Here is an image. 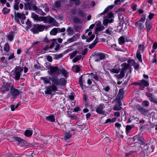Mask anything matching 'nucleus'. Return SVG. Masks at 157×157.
<instances>
[{
    "instance_id": "20",
    "label": "nucleus",
    "mask_w": 157,
    "mask_h": 157,
    "mask_svg": "<svg viewBox=\"0 0 157 157\" xmlns=\"http://www.w3.org/2000/svg\"><path fill=\"white\" fill-rule=\"evenodd\" d=\"M144 22H140L136 21L135 23V25L138 27V29L141 30L143 29L144 27Z\"/></svg>"
},
{
    "instance_id": "35",
    "label": "nucleus",
    "mask_w": 157,
    "mask_h": 157,
    "mask_svg": "<svg viewBox=\"0 0 157 157\" xmlns=\"http://www.w3.org/2000/svg\"><path fill=\"white\" fill-rule=\"evenodd\" d=\"M49 18V16L41 17V19L40 20V21H43L44 23H48V20Z\"/></svg>"
},
{
    "instance_id": "9",
    "label": "nucleus",
    "mask_w": 157,
    "mask_h": 157,
    "mask_svg": "<svg viewBox=\"0 0 157 157\" xmlns=\"http://www.w3.org/2000/svg\"><path fill=\"white\" fill-rule=\"evenodd\" d=\"M118 16L121 22H123V23H124L126 25L129 23L128 19L124 14L119 13L118 14Z\"/></svg>"
},
{
    "instance_id": "61",
    "label": "nucleus",
    "mask_w": 157,
    "mask_h": 157,
    "mask_svg": "<svg viewBox=\"0 0 157 157\" xmlns=\"http://www.w3.org/2000/svg\"><path fill=\"white\" fill-rule=\"evenodd\" d=\"M91 77L93 78L95 80L97 81H98L99 79L98 77V75L96 74H94V75H93V76H92Z\"/></svg>"
},
{
    "instance_id": "33",
    "label": "nucleus",
    "mask_w": 157,
    "mask_h": 157,
    "mask_svg": "<svg viewBox=\"0 0 157 157\" xmlns=\"http://www.w3.org/2000/svg\"><path fill=\"white\" fill-rule=\"evenodd\" d=\"M8 40L10 41H12L13 38L14 34L12 33H10L7 36Z\"/></svg>"
},
{
    "instance_id": "3",
    "label": "nucleus",
    "mask_w": 157,
    "mask_h": 157,
    "mask_svg": "<svg viewBox=\"0 0 157 157\" xmlns=\"http://www.w3.org/2000/svg\"><path fill=\"white\" fill-rule=\"evenodd\" d=\"M13 86V85L11 82H4L3 85L0 88V91L3 93L8 92Z\"/></svg>"
},
{
    "instance_id": "11",
    "label": "nucleus",
    "mask_w": 157,
    "mask_h": 157,
    "mask_svg": "<svg viewBox=\"0 0 157 157\" xmlns=\"http://www.w3.org/2000/svg\"><path fill=\"white\" fill-rule=\"evenodd\" d=\"M140 148H142V152H143L144 155V153L146 152L147 153H150L153 151V150L152 149L151 146H149L147 145H146L144 146L143 148H143L140 146L138 148V151H140Z\"/></svg>"
},
{
    "instance_id": "23",
    "label": "nucleus",
    "mask_w": 157,
    "mask_h": 157,
    "mask_svg": "<svg viewBox=\"0 0 157 157\" xmlns=\"http://www.w3.org/2000/svg\"><path fill=\"white\" fill-rule=\"evenodd\" d=\"M67 115L68 117L72 120L76 119L77 117L75 115V114H72L71 112L68 111L67 112Z\"/></svg>"
},
{
    "instance_id": "15",
    "label": "nucleus",
    "mask_w": 157,
    "mask_h": 157,
    "mask_svg": "<svg viewBox=\"0 0 157 157\" xmlns=\"http://www.w3.org/2000/svg\"><path fill=\"white\" fill-rule=\"evenodd\" d=\"M15 141L19 143V145L21 147L25 146L27 143L25 140L18 136H15Z\"/></svg>"
},
{
    "instance_id": "42",
    "label": "nucleus",
    "mask_w": 157,
    "mask_h": 157,
    "mask_svg": "<svg viewBox=\"0 0 157 157\" xmlns=\"http://www.w3.org/2000/svg\"><path fill=\"white\" fill-rule=\"evenodd\" d=\"M72 69L74 72L77 73L79 71L80 68L78 66L76 65L72 67Z\"/></svg>"
},
{
    "instance_id": "39",
    "label": "nucleus",
    "mask_w": 157,
    "mask_h": 157,
    "mask_svg": "<svg viewBox=\"0 0 157 157\" xmlns=\"http://www.w3.org/2000/svg\"><path fill=\"white\" fill-rule=\"evenodd\" d=\"M138 49L137 51L140 52L141 51L142 52H143L144 49L145 48L144 46L143 45L140 44L138 45Z\"/></svg>"
},
{
    "instance_id": "63",
    "label": "nucleus",
    "mask_w": 157,
    "mask_h": 157,
    "mask_svg": "<svg viewBox=\"0 0 157 157\" xmlns=\"http://www.w3.org/2000/svg\"><path fill=\"white\" fill-rule=\"evenodd\" d=\"M154 58L151 60V62L153 63H155L157 62V61L156 60V55L155 54H154Z\"/></svg>"
},
{
    "instance_id": "43",
    "label": "nucleus",
    "mask_w": 157,
    "mask_h": 157,
    "mask_svg": "<svg viewBox=\"0 0 157 157\" xmlns=\"http://www.w3.org/2000/svg\"><path fill=\"white\" fill-rule=\"evenodd\" d=\"M61 1H57L56 2L54 5V7L56 8H59L61 6Z\"/></svg>"
},
{
    "instance_id": "4",
    "label": "nucleus",
    "mask_w": 157,
    "mask_h": 157,
    "mask_svg": "<svg viewBox=\"0 0 157 157\" xmlns=\"http://www.w3.org/2000/svg\"><path fill=\"white\" fill-rule=\"evenodd\" d=\"M46 27V26L44 25L37 24L34 25L32 29V31L34 34L38 33L39 32L43 31Z\"/></svg>"
},
{
    "instance_id": "53",
    "label": "nucleus",
    "mask_w": 157,
    "mask_h": 157,
    "mask_svg": "<svg viewBox=\"0 0 157 157\" xmlns=\"http://www.w3.org/2000/svg\"><path fill=\"white\" fill-rule=\"evenodd\" d=\"M133 66L134 68L136 70L138 69L140 67L139 64L135 62L133 63Z\"/></svg>"
},
{
    "instance_id": "22",
    "label": "nucleus",
    "mask_w": 157,
    "mask_h": 157,
    "mask_svg": "<svg viewBox=\"0 0 157 157\" xmlns=\"http://www.w3.org/2000/svg\"><path fill=\"white\" fill-rule=\"evenodd\" d=\"M78 34H77L76 36H73L72 37L68 39L67 40V42L68 43H69L74 41H76L78 39Z\"/></svg>"
},
{
    "instance_id": "54",
    "label": "nucleus",
    "mask_w": 157,
    "mask_h": 157,
    "mask_svg": "<svg viewBox=\"0 0 157 157\" xmlns=\"http://www.w3.org/2000/svg\"><path fill=\"white\" fill-rule=\"evenodd\" d=\"M74 29L77 32H80L81 27L80 26L76 25L74 27Z\"/></svg>"
},
{
    "instance_id": "1",
    "label": "nucleus",
    "mask_w": 157,
    "mask_h": 157,
    "mask_svg": "<svg viewBox=\"0 0 157 157\" xmlns=\"http://www.w3.org/2000/svg\"><path fill=\"white\" fill-rule=\"evenodd\" d=\"M49 79L56 86H64L67 83V80L64 78L59 79L56 76L49 77Z\"/></svg>"
},
{
    "instance_id": "38",
    "label": "nucleus",
    "mask_w": 157,
    "mask_h": 157,
    "mask_svg": "<svg viewBox=\"0 0 157 157\" xmlns=\"http://www.w3.org/2000/svg\"><path fill=\"white\" fill-rule=\"evenodd\" d=\"M140 81V85H144L145 86H147L149 85L148 82L144 80H141Z\"/></svg>"
},
{
    "instance_id": "46",
    "label": "nucleus",
    "mask_w": 157,
    "mask_h": 157,
    "mask_svg": "<svg viewBox=\"0 0 157 157\" xmlns=\"http://www.w3.org/2000/svg\"><path fill=\"white\" fill-rule=\"evenodd\" d=\"M82 57L81 55L77 56L75 58L73 59V62L75 63L80 59Z\"/></svg>"
},
{
    "instance_id": "59",
    "label": "nucleus",
    "mask_w": 157,
    "mask_h": 157,
    "mask_svg": "<svg viewBox=\"0 0 157 157\" xmlns=\"http://www.w3.org/2000/svg\"><path fill=\"white\" fill-rule=\"evenodd\" d=\"M121 109V108L119 106L117 105H116L114 106L113 108V109L114 110L119 111Z\"/></svg>"
},
{
    "instance_id": "26",
    "label": "nucleus",
    "mask_w": 157,
    "mask_h": 157,
    "mask_svg": "<svg viewBox=\"0 0 157 157\" xmlns=\"http://www.w3.org/2000/svg\"><path fill=\"white\" fill-rule=\"evenodd\" d=\"M46 119L49 121L54 122L55 121V119L53 115H50L45 117Z\"/></svg>"
},
{
    "instance_id": "52",
    "label": "nucleus",
    "mask_w": 157,
    "mask_h": 157,
    "mask_svg": "<svg viewBox=\"0 0 157 157\" xmlns=\"http://www.w3.org/2000/svg\"><path fill=\"white\" fill-rule=\"evenodd\" d=\"M80 108L78 106L73 109H71V110L74 112H77L80 110Z\"/></svg>"
},
{
    "instance_id": "25",
    "label": "nucleus",
    "mask_w": 157,
    "mask_h": 157,
    "mask_svg": "<svg viewBox=\"0 0 157 157\" xmlns=\"http://www.w3.org/2000/svg\"><path fill=\"white\" fill-rule=\"evenodd\" d=\"M105 29L104 27L102 25H100L97 27L95 29V33L97 34L98 32L101 31Z\"/></svg>"
},
{
    "instance_id": "2",
    "label": "nucleus",
    "mask_w": 157,
    "mask_h": 157,
    "mask_svg": "<svg viewBox=\"0 0 157 157\" xmlns=\"http://www.w3.org/2000/svg\"><path fill=\"white\" fill-rule=\"evenodd\" d=\"M23 69L21 67L16 66L15 69L11 71V75L15 79L18 81L20 77L21 73Z\"/></svg>"
},
{
    "instance_id": "31",
    "label": "nucleus",
    "mask_w": 157,
    "mask_h": 157,
    "mask_svg": "<svg viewBox=\"0 0 157 157\" xmlns=\"http://www.w3.org/2000/svg\"><path fill=\"white\" fill-rule=\"evenodd\" d=\"M97 57L100 60H102L104 59L105 56L104 54L103 53H99L95 57Z\"/></svg>"
},
{
    "instance_id": "5",
    "label": "nucleus",
    "mask_w": 157,
    "mask_h": 157,
    "mask_svg": "<svg viewBox=\"0 0 157 157\" xmlns=\"http://www.w3.org/2000/svg\"><path fill=\"white\" fill-rule=\"evenodd\" d=\"M129 66L128 64L125 63H124L121 65V67H123V68L121 69L120 74L117 75V77L118 78H122L124 76V73L129 68Z\"/></svg>"
},
{
    "instance_id": "37",
    "label": "nucleus",
    "mask_w": 157,
    "mask_h": 157,
    "mask_svg": "<svg viewBox=\"0 0 157 157\" xmlns=\"http://www.w3.org/2000/svg\"><path fill=\"white\" fill-rule=\"evenodd\" d=\"M48 23L49 24H54L56 22V20L53 18L49 16V18L48 20Z\"/></svg>"
},
{
    "instance_id": "29",
    "label": "nucleus",
    "mask_w": 157,
    "mask_h": 157,
    "mask_svg": "<svg viewBox=\"0 0 157 157\" xmlns=\"http://www.w3.org/2000/svg\"><path fill=\"white\" fill-rule=\"evenodd\" d=\"M119 43L120 45L124 44L125 42V38L124 36H121L118 39Z\"/></svg>"
},
{
    "instance_id": "27",
    "label": "nucleus",
    "mask_w": 157,
    "mask_h": 157,
    "mask_svg": "<svg viewBox=\"0 0 157 157\" xmlns=\"http://www.w3.org/2000/svg\"><path fill=\"white\" fill-rule=\"evenodd\" d=\"M59 71L61 72V74L63 75V76L64 77L66 78H67V73L66 71L63 68L60 69Z\"/></svg>"
},
{
    "instance_id": "18",
    "label": "nucleus",
    "mask_w": 157,
    "mask_h": 157,
    "mask_svg": "<svg viewBox=\"0 0 157 157\" xmlns=\"http://www.w3.org/2000/svg\"><path fill=\"white\" fill-rule=\"evenodd\" d=\"M145 26L147 29V35L148 33L152 27V25L150 21L147 20L145 23Z\"/></svg>"
},
{
    "instance_id": "40",
    "label": "nucleus",
    "mask_w": 157,
    "mask_h": 157,
    "mask_svg": "<svg viewBox=\"0 0 157 157\" xmlns=\"http://www.w3.org/2000/svg\"><path fill=\"white\" fill-rule=\"evenodd\" d=\"M134 127V125H127L126 127V133H128L130 130Z\"/></svg>"
},
{
    "instance_id": "51",
    "label": "nucleus",
    "mask_w": 157,
    "mask_h": 157,
    "mask_svg": "<svg viewBox=\"0 0 157 157\" xmlns=\"http://www.w3.org/2000/svg\"><path fill=\"white\" fill-rule=\"evenodd\" d=\"M56 29L57 33L63 32L65 31V29L64 28H63L61 29L60 28H56Z\"/></svg>"
},
{
    "instance_id": "21",
    "label": "nucleus",
    "mask_w": 157,
    "mask_h": 157,
    "mask_svg": "<svg viewBox=\"0 0 157 157\" xmlns=\"http://www.w3.org/2000/svg\"><path fill=\"white\" fill-rule=\"evenodd\" d=\"M31 17L34 20L37 21H40V20L41 19V17H39L38 15L33 12L31 13Z\"/></svg>"
},
{
    "instance_id": "57",
    "label": "nucleus",
    "mask_w": 157,
    "mask_h": 157,
    "mask_svg": "<svg viewBox=\"0 0 157 157\" xmlns=\"http://www.w3.org/2000/svg\"><path fill=\"white\" fill-rule=\"evenodd\" d=\"M19 2H15L14 5V8L15 10H19L18 5Z\"/></svg>"
},
{
    "instance_id": "41",
    "label": "nucleus",
    "mask_w": 157,
    "mask_h": 157,
    "mask_svg": "<svg viewBox=\"0 0 157 157\" xmlns=\"http://www.w3.org/2000/svg\"><path fill=\"white\" fill-rule=\"evenodd\" d=\"M10 11V9L7 8L6 7H4L2 10V13L5 15L8 13Z\"/></svg>"
},
{
    "instance_id": "60",
    "label": "nucleus",
    "mask_w": 157,
    "mask_h": 157,
    "mask_svg": "<svg viewBox=\"0 0 157 157\" xmlns=\"http://www.w3.org/2000/svg\"><path fill=\"white\" fill-rule=\"evenodd\" d=\"M73 21L75 23H79L80 21V20L77 17H75L74 18Z\"/></svg>"
},
{
    "instance_id": "17",
    "label": "nucleus",
    "mask_w": 157,
    "mask_h": 157,
    "mask_svg": "<svg viewBox=\"0 0 157 157\" xmlns=\"http://www.w3.org/2000/svg\"><path fill=\"white\" fill-rule=\"evenodd\" d=\"M149 99L151 102L157 104V98L154 97L152 94H148L147 95Z\"/></svg>"
},
{
    "instance_id": "62",
    "label": "nucleus",
    "mask_w": 157,
    "mask_h": 157,
    "mask_svg": "<svg viewBox=\"0 0 157 157\" xmlns=\"http://www.w3.org/2000/svg\"><path fill=\"white\" fill-rule=\"evenodd\" d=\"M79 83L80 86L81 87H82V85H83L82 76H80V78H79Z\"/></svg>"
},
{
    "instance_id": "30",
    "label": "nucleus",
    "mask_w": 157,
    "mask_h": 157,
    "mask_svg": "<svg viewBox=\"0 0 157 157\" xmlns=\"http://www.w3.org/2000/svg\"><path fill=\"white\" fill-rule=\"evenodd\" d=\"M10 46L7 43H6L4 47V50L6 52H8L10 51Z\"/></svg>"
},
{
    "instance_id": "12",
    "label": "nucleus",
    "mask_w": 157,
    "mask_h": 157,
    "mask_svg": "<svg viewBox=\"0 0 157 157\" xmlns=\"http://www.w3.org/2000/svg\"><path fill=\"white\" fill-rule=\"evenodd\" d=\"M136 109L142 114L146 115L148 113V110L143 108L140 105H137L136 106Z\"/></svg>"
},
{
    "instance_id": "58",
    "label": "nucleus",
    "mask_w": 157,
    "mask_h": 157,
    "mask_svg": "<svg viewBox=\"0 0 157 157\" xmlns=\"http://www.w3.org/2000/svg\"><path fill=\"white\" fill-rule=\"evenodd\" d=\"M63 55V54H60L57 55H55V56L54 59H58L59 58H61L62 57Z\"/></svg>"
},
{
    "instance_id": "16",
    "label": "nucleus",
    "mask_w": 157,
    "mask_h": 157,
    "mask_svg": "<svg viewBox=\"0 0 157 157\" xmlns=\"http://www.w3.org/2000/svg\"><path fill=\"white\" fill-rule=\"evenodd\" d=\"M59 70L57 66H51L50 67V70L51 74L58 75L59 74Z\"/></svg>"
},
{
    "instance_id": "47",
    "label": "nucleus",
    "mask_w": 157,
    "mask_h": 157,
    "mask_svg": "<svg viewBox=\"0 0 157 157\" xmlns=\"http://www.w3.org/2000/svg\"><path fill=\"white\" fill-rule=\"evenodd\" d=\"M36 13L42 15H45V13L43 12L41 9L39 8L38 9L37 11H36Z\"/></svg>"
},
{
    "instance_id": "32",
    "label": "nucleus",
    "mask_w": 157,
    "mask_h": 157,
    "mask_svg": "<svg viewBox=\"0 0 157 157\" xmlns=\"http://www.w3.org/2000/svg\"><path fill=\"white\" fill-rule=\"evenodd\" d=\"M136 56L137 59L139 60V61L142 62V56L140 54V52L137 51Z\"/></svg>"
},
{
    "instance_id": "45",
    "label": "nucleus",
    "mask_w": 157,
    "mask_h": 157,
    "mask_svg": "<svg viewBox=\"0 0 157 157\" xmlns=\"http://www.w3.org/2000/svg\"><path fill=\"white\" fill-rule=\"evenodd\" d=\"M142 105L143 106L147 107L149 106V101L147 100H145L143 101Z\"/></svg>"
},
{
    "instance_id": "55",
    "label": "nucleus",
    "mask_w": 157,
    "mask_h": 157,
    "mask_svg": "<svg viewBox=\"0 0 157 157\" xmlns=\"http://www.w3.org/2000/svg\"><path fill=\"white\" fill-rule=\"evenodd\" d=\"M113 47L117 51H120L123 52H124V51L121 49L120 48H119L118 46H117L116 44L113 45Z\"/></svg>"
},
{
    "instance_id": "44",
    "label": "nucleus",
    "mask_w": 157,
    "mask_h": 157,
    "mask_svg": "<svg viewBox=\"0 0 157 157\" xmlns=\"http://www.w3.org/2000/svg\"><path fill=\"white\" fill-rule=\"evenodd\" d=\"M57 33L56 28H53L50 32V34L52 35H56Z\"/></svg>"
},
{
    "instance_id": "64",
    "label": "nucleus",
    "mask_w": 157,
    "mask_h": 157,
    "mask_svg": "<svg viewBox=\"0 0 157 157\" xmlns=\"http://www.w3.org/2000/svg\"><path fill=\"white\" fill-rule=\"evenodd\" d=\"M145 20V16L144 15L142 17L137 21L141 22H144V21Z\"/></svg>"
},
{
    "instance_id": "7",
    "label": "nucleus",
    "mask_w": 157,
    "mask_h": 157,
    "mask_svg": "<svg viewBox=\"0 0 157 157\" xmlns=\"http://www.w3.org/2000/svg\"><path fill=\"white\" fill-rule=\"evenodd\" d=\"M57 88L55 85L48 86L46 88V90L45 91V93L46 94L51 95L52 92L56 91L57 90Z\"/></svg>"
},
{
    "instance_id": "6",
    "label": "nucleus",
    "mask_w": 157,
    "mask_h": 157,
    "mask_svg": "<svg viewBox=\"0 0 157 157\" xmlns=\"http://www.w3.org/2000/svg\"><path fill=\"white\" fill-rule=\"evenodd\" d=\"M106 17L103 21V25L105 26H107L108 23L113 22V18H114L113 13H109L106 15Z\"/></svg>"
},
{
    "instance_id": "34",
    "label": "nucleus",
    "mask_w": 157,
    "mask_h": 157,
    "mask_svg": "<svg viewBox=\"0 0 157 157\" xmlns=\"http://www.w3.org/2000/svg\"><path fill=\"white\" fill-rule=\"evenodd\" d=\"M67 32L69 35H72L74 33V30L72 28L69 27L67 29Z\"/></svg>"
},
{
    "instance_id": "48",
    "label": "nucleus",
    "mask_w": 157,
    "mask_h": 157,
    "mask_svg": "<svg viewBox=\"0 0 157 157\" xmlns=\"http://www.w3.org/2000/svg\"><path fill=\"white\" fill-rule=\"evenodd\" d=\"M104 32L108 35H111L112 32L111 28H108Z\"/></svg>"
},
{
    "instance_id": "10",
    "label": "nucleus",
    "mask_w": 157,
    "mask_h": 157,
    "mask_svg": "<svg viewBox=\"0 0 157 157\" xmlns=\"http://www.w3.org/2000/svg\"><path fill=\"white\" fill-rule=\"evenodd\" d=\"M26 18V17L23 13H15L14 19L16 22L18 23H20V21L19 19L22 20H25Z\"/></svg>"
},
{
    "instance_id": "49",
    "label": "nucleus",
    "mask_w": 157,
    "mask_h": 157,
    "mask_svg": "<svg viewBox=\"0 0 157 157\" xmlns=\"http://www.w3.org/2000/svg\"><path fill=\"white\" fill-rule=\"evenodd\" d=\"M78 52L76 51H75L72 53H71L69 54V56L71 58V59H72L77 54Z\"/></svg>"
},
{
    "instance_id": "13",
    "label": "nucleus",
    "mask_w": 157,
    "mask_h": 157,
    "mask_svg": "<svg viewBox=\"0 0 157 157\" xmlns=\"http://www.w3.org/2000/svg\"><path fill=\"white\" fill-rule=\"evenodd\" d=\"M105 108L104 105L103 104H99L96 108V112L100 114H104L105 111L103 109Z\"/></svg>"
},
{
    "instance_id": "24",
    "label": "nucleus",
    "mask_w": 157,
    "mask_h": 157,
    "mask_svg": "<svg viewBox=\"0 0 157 157\" xmlns=\"http://www.w3.org/2000/svg\"><path fill=\"white\" fill-rule=\"evenodd\" d=\"M123 98V90L120 89L119 90L118 94L117 97V99L118 100H121Z\"/></svg>"
},
{
    "instance_id": "28",
    "label": "nucleus",
    "mask_w": 157,
    "mask_h": 157,
    "mask_svg": "<svg viewBox=\"0 0 157 157\" xmlns=\"http://www.w3.org/2000/svg\"><path fill=\"white\" fill-rule=\"evenodd\" d=\"M110 72L111 73L118 74L120 71V68H113L109 70Z\"/></svg>"
},
{
    "instance_id": "56",
    "label": "nucleus",
    "mask_w": 157,
    "mask_h": 157,
    "mask_svg": "<svg viewBox=\"0 0 157 157\" xmlns=\"http://www.w3.org/2000/svg\"><path fill=\"white\" fill-rule=\"evenodd\" d=\"M8 139L10 142H15V136H10Z\"/></svg>"
},
{
    "instance_id": "8",
    "label": "nucleus",
    "mask_w": 157,
    "mask_h": 157,
    "mask_svg": "<svg viewBox=\"0 0 157 157\" xmlns=\"http://www.w3.org/2000/svg\"><path fill=\"white\" fill-rule=\"evenodd\" d=\"M10 93L14 99H16L17 96L21 94L20 91L15 88L13 86L11 88L10 90Z\"/></svg>"
},
{
    "instance_id": "19",
    "label": "nucleus",
    "mask_w": 157,
    "mask_h": 157,
    "mask_svg": "<svg viewBox=\"0 0 157 157\" xmlns=\"http://www.w3.org/2000/svg\"><path fill=\"white\" fill-rule=\"evenodd\" d=\"M33 131L31 128H28V129L25 131L24 132L25 135L28 137H31L33 133Z\"/></svg>"
},
{
    "instance_id": "50",
    "label": "nucleus",
    "mask_w": 157,
    "mask_h": 157,
    "mask_svg": "<svg viewBox=\"0 0 157 157\" xmlns=\"http://www.w3.org/2000/svg\"><path fill=\"white\" fill-rule=\"evenodd\" d=\"M95 37V35L94 34L92 35L88 38L86 39V41L87 42H90Z\"/></svg>"
},
{
    "instance_id": "14",
    "label": "nucleus",
    "mask_w": 157,
    "mask_h": 157,
    "mask_svg": "<svg viewBox=\"0 0 157 157\" xmlns=\"http://www.w3.org/2000/svg\"><path fill=\"white\" fill-rule=\"evenodd\" d=\"M75 131V129H72L71 131H69L68 132H66L64 134V140L66 141H68L70 140L71 138V137L72 135L71 132L72 131Z\"/></svg>"
},
{
    "instance_id": "36",
    "label": "nucleus",
    "mask_w": 157,
    "mask_h": 157,
    "mask_svg": "<svg viewBox=\"0 0 157 157\" xmlns=\"http://www.w3.org/2000/svg\"><path fill=\"white\" fill-rule=\"evenodd\" d=\"M40 79L43 80L45 83L47 84L50 83V80L49 79V78H48L47 77H41L40 78Z\"/></svg>"
}]
</instances>
